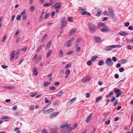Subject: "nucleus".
<instances>
[{
	"label": "nucleus",
	"mask_w": 133,
	"mask_h": 133,
	"mask_svg": "<svg viewBox=\"0 0 133 133\" xmlns=\"http://www.w3.org/2000/svg\"><path fill=\"white\" fill-rule=\"evenodd\" d=\"M63 54L62 50H61L59 54V56L61 57H62L63 56Z\"/></svg>",
	"instance_id": "27"
},
{
	"label": "nucleus",
	"mask_w": 133,
	"mask_h": 133,
	"mask_svg": "<svg viewBox=\"0 0 133 133\" xmlns=\"http://www.w3.org/2000/svg\"><path fill=\"white\" fill-rule=\"evenodd\" d=\"M122 93V92L121 91L120 89H117V98L121 95Z\"/></svg>",
	"instance_id": "14"
},
{
	"label": "nucleus",
	"mask_w": 133,
	"mask_h": 133,
	"mask_svg": "<svg viewBox=\"0 0 133 133\" xmlns=\"http://www.w3.org/2000/svg\"><path fill=\"white\" fill-rule=\"evenodd\" d=\"M116 47V45H112L110 46H107L106 47L105 49L107 50H109L113 48Z\"/></svg>",
	"instance_id": "7"
},
{
	"label": "nucleus",
	"mask_w": 133,
	"mask_h": 133,
	"mask_svg": "<svg viewBox=\"0 0 133 133\" xmlns=\"http://www.w3.org/2000/svg\"><path fill=\"white\" fill-rule=\"evenodd\" d=\"M51 43V41H49L48 43H47L46 45V47L48 48H49L50 46Z\"/></svg>",
	"instance_id": "35"
},
{
	"label": "nucleus",
	"mask_w": 133,
	"mask_h": 133,
	"mask_svg": "<svg viewBox=\"0 0 133 133\" xmlns=\"http://www.w3.org/2000/svg\"><path fill=\"white\" fill-rule=\"evenodd\" d=\"M110 123V121L109 120H108L105 122V123L106 124H109Z\"/></svg>",
	"instance_id": "60"
},
{
	"label": "nucleus",
	"mask_w": 133,
	"mask_h": 133,
	"mask_svg": "<svg viewBox=\"0 0 133 133\" xmlns=\"http://www.w3.org/2000/svg\"><path fill=\"white\" fill-rule=\"evenodd\" d=\"M66 46L68 47H69L70 46L71 44V43L69 41H68L66 43Z\"/></svg>",
	"instance_id": "33"
},
{
	"label": "nucleus",
	"mask_w": 133,
	"mask_h": 133,
	"mask_svg": "<svg viewBox=\"0 0 133 133\" xmlns=\"http://www.w3.org/2000/svg\"><path fill=\"white\" fill-rule=\"evenodd\" d=\"M30 94H31L30 95V96L32 97H34L35 95H36L37 94V93H36V92H35V94H33V93H30Z\"/></svg>",
	"instance_id": "47"
},
{
	"label": "nucleus",
	"mask_w": 133,
	"mask_h": 133,
	"mask_svg": "<svg viewBox=\"0 0 133 133\" xmlns=\"http://www.w3.org/2000/svg\"><path fill=\"white\" fill-rule=\"evenodd\" d=\"M92 64V62L91 61L89 60L87 62V64L89 66H90Z\"/></svg>",
	"instance_id": "38"
},
{
	"label": "nucleus",
	"mask_w": 133,
	"mask_h": 133,
	"mask_svg": "<svg viewBox=\"0 0 133 133\" xmlns=\"http://www.w3.org/2000/svg\"><path fill=\"white\" fill-rule=\"evenodd\" d=\"M76 98H73L72 99H71L70 100V103L72 104V103H73L76 101Z\"/></svg>",
	"instance_id": "30"
},
{
	"label": "nucleus",
	"mask_w": 133,
	"mask_h": 133,
	"mask_svg": "<svg viewBox=\"0 0 133 133\" xmlns=\"http://www.w3.org/2000/svg\"><path fill=\"white\" fill-rule=\"evenodd\" d=\"M95 38L96 42H100L101 38L100 37H96Z\"/></svg>",
	"instance_id": "26"
},
{
	"label": "nucleus",
	"mask_w": 133,
	"mask_h": 133,
	"mask_svg": "<svg viewBox=\"0 0 133 133\" xmlns=\"http://www.w3.org/2000/svg\"><path fill=\"white\" fill-rule=\"evenodd\" d=\"M77 126V124L76 123H74L73 124L72 127H71L73 128V129L75 128Z\"/></svg>",
	"instance_id": "32"
},
{
	"label": "nucleus",
	"mask_w": 133,
	"mask_h": 133,
	"mask_svg": "<svg viewBox=\"0 0 133 133\" xmlns=\"http://www.w3.org/2000/svg\"><path fill=\"white\" fill-rule=\"evenodd\" d=\"M50 15V14L49 13H47L46 14H45L44 18H46L48 17Z\"/></svg>",
	"instance_id": "39"
},
{
	"label": "nucleus",
	"mask_w": 133,
	"mask_h": 133,
	"mask_svg": "<svg viewBox=\"0 0 133 133\" xmlns=\"http://www.w3.org/2000/svg\"><path fill=\"white\" fill-rule=\"evenodd\" d=\"M90 79V78L88 76H86L84 77L82 79V82L83 83H85L87 82Z\"/></svg>",
	"instance_id": "4"
},
{
	"label": "nucleus",
	"mask_w": 133,
	"mask_h": 133,
	"mask_svg": "<svg viewBox=\"0 0 133 133\" xmlns=\"http://www.w3.org/2000/svg\"><path fill=\"white\" fill-rule=\"evenodd\" d=\"M105 63L109 66H112L113 64L111 58H109L107 59L105 62Z\"/></svg>",
	"instance_id": "2"
},
{
	"label": "nucleus",
	"mask_w": 133,
	"mask_h": 133,
	"mask_svg": "<svg viewBox=\"0 0 133 133\" xmlns=\"http://www.w3.org/2000/svg\"><path fill=\"white\" fill-rule=\"evenodd\" d=\"M89 30L92 33H94L96 31V26L92 23H89L88 24Z\"/></svg>",
	"instance_id": "1"
},
{
	"label": "nucleus",
	"mask_w": 133,
	"mask_h": 133,
	"mask_svg": "<svg viewBox=\"0 0 133 133\" xmlns=\"http://www.w3.org/2000/svg\"><path fill=\"white\" fill-rule=\"evenodd\" d=\"M119 34L121 35L122 36H125L127 35L128 34V33L126 32L125 31H121L119 32Z\"/></svg>",
	"instance_id": "15"
},
{
	"label": "nucleus",
	"mask_w": 133,
	"mask_h": 133,
	"mask_svg": "<svg viewBox=\"0 0 133 133\" xmlns=\"http://www.w3.org/2000/svg\"><path fill=\"white\" fill-rule=\"evenodd\" d=\"M61 3H56L54 5V6H55L54 9H59L61 6Z\"/></svg>",
	"instance_id": "9"
},
{
	"label": "nucleus",
	"mask_w": 133,
	"mask_h": 133,
	"mask_svg": "<svg viewBox=\"0 0 133 133\" xmlns=\"http://www.w3.org/2000/svg\"><path fill=\"white\" fill-rule=\"evenodd\" d=\"M5 88H6L10 89H12L13 87L11 86H6L5 87Z\"/></svg>",
	"instance_id": "48"
},
{
	"label": "nucleus",
	"mask_w": 133,
	"mask_h": 133,
	"mask_svg": "<svg viewBox=\"0 0 133 133\" xmlns=\"http://www.w3.org/2000/svg\"><path fill=\"white\" fill-rule=\"evenodd\" d=\"M26 10L24 9L23 10V11L21 12L20 15L22 16V15H24L25 13Z\"/></svg>",
	"instance_id": "37"
},
{
	"label": "nucleus",
	"mask_w": 133,
	"mask_h": 133,
	"mask_svg": "<svg viewBox=\"0 0 133 133\" xmlns=\"http://www.w3.org/2000/svg\"><path fill=\"white\" fill-rule=\"evenodd\" d=\"M102 98V97L101 96L98 97L96 99L95 101V103H96L98 101H100Z\"/></svg>",
	"instance_id": "28"
},
{
	"label": "nucleus",
	"mask_w": 133,
	"mask_h": 133,
	"mask_svg": "<svg viewBox=\"0 0 133 133\" xmlns=\"http://www.w3.org/2000/svg\"><path fill=\"white\" fill-rule=\"evenodd\" d=\"M27 49V48L26 47H24L22 49H21L20 50V51L23 52V51H25Z\"/></svg>",
	"instance_id": "42"
},
{
	"label": "nucleus",
	"mask_w": 133,
	"mask_h": 133,
	"mask_svg": "<svg viewBox=\"0 0 133 133\" xmlns=\"http://www.w3.org/2000/svg\"><path fill=\"white\" fill-rule=\"evenodd\" d=\"M68 126V125L67 123H62L60 125L59 127L61 128H67Z\"/></svg>",
	"instance_id": "10"
},
{
	"label": "nucleus",
	"mask_w": 133,
	"mask_h": 133,
	"mask_svg": "<svg viewBox=\"0 0 133 133\" xmlns=\"http://www.w3.org/2000/svg\"><path fill=\"white\" fill-rule=\"evenodd\" d=\"M73 129V128L72 127H69L67 129L66 131L68 133H69Z\"/></svg>",
	"instance_id": "24"
},
{
	"label": "nucleus",
	"mask_w": 133,
	"mask_h": 133,
	"mask_svg": "<svg viewBox=\"0 0 133 133\" xmlns=\"http://www.w3.org/2000/svg\"><path fill=\"white\" fill-rule=\"evenodd\" d=\"M10 119V117L7 116H4L1 117L0 118L1 119Z\"/></svg>",
	"instance_id": "19"
},
{
	"label": "nucleus",
	"mask_w": 133,
	"mask_h": 133,
	"mask_svg": "<svg viewBox=\"0 0 133 133\" xmlns=\"http://www.w3.org/2000/svg\"><path fill=\"white\" fill-rule=\"evenodd\" d=\"M108 12L109 13L110 15L112 16V18L114 17V15L112 8L111 7H109L108 8Z\"/></svg>",
	"instance_id": "5"
},
{
	"label": "nucleus",
	"mask_w": 133,
	"mask_h": 133,
	"mask_svg": "<svg viewBox=\"0 0 133 133\" xmlns=\"http://www.w3.org/2000/svg\"><path fill=\"white\" fill-rule=\"evenodd\" d=\"M42 133H48L46 131V129H44L42 130Z\"/></svg>",
	"instance_id": "59"
},
{
	"label": "nucleus",
	"mask_w": 133,
	"mask_h": 133,
	"mask_svg": "<svg viewBox=\"0 0 133 133\" xmlns=\"http://www.w3.org/2000/svg\"><path fill=\"white\" fill-rule=\"evenodd\" d=\"M98 11L97 13L96 14V16H99L101 14V12L100 11H99V10H98Z\"/></svg>",
	"instance_id": "53"
},
{
	"label": "nucleus",
	"mask_w": 133,
	"mask_h": 133,
	"mask_svg": "<svg viewBox=\"0 0 133 133\" xmlns=\"http://www.w3.org/2000/svg\"><path fill=\"white\" fill-rule=\"evenodd\" d=\"M42 46V45H40V46L37 49V51H39L41 49Z\"/></svg>",
	"instance_id": "54"
},
{
	"label": "nucleus",
	"mask_w": 133,
	"mask_h": 133,
	"mask_svg": "<svg viewBox=\"0 0 133 133\" xmlns=\"http://www.w3.org/2000/svg\"><path fill=\"white\" fill-rule=\"evenodd\" d=\"M121 64H124L127 62V60L125 59H122L121 60Z\"/></svg>",
	"instance_id": "25"
},
{
	"label": "nucleus",
	"mask_w": 133,
	"mask_h": 133,
	"mask_svg": "<svg viewBox=\"0 0 133 133\" xmlns=\"http://www.w3.org/2000/svg\"><path fill=\"white\" fill-rule=\"evenodd\" d=\"M98 25L99 26H102L104 27H105V24L104 23L102 22H99L98 23Z\"/></svg>",
	"instance_id": "31"
},
{
	"label": "nucleus",
	"mask_w": 133,
	"mask_h": 133,
	"mask_svg": "<svg viewBox=\"0 0 133 133\" xmlns=\"http://www.w3.org/2000/svg\"><path fill=\"white\" fill-rule=\"evenodd\" d=\"M68 20L70 22H72V18L70 17H69L68 18Z\"/></svg>",
	"instance_id": "49"
},
{
	"label": "nucleus",
	"mask_w": 133,
	"mask_h": 133,
	"mask_svg": "<svg viewBox=\"0 0 133 133\" xmlns=\"http://www.w3.org/2000/svg\"><path fill=\"white\" fill-rule=\"evenodd\" d=\"M54 111V110L53 109L51 108L43 111V113L48 114L51 112H53Z\"/></svg>",
	"instance_id": "3"
},
{
	"label": "nucleus",
	"mask_w": 133,
	"mask_h": 133,
	"mask_svg": "<svg viewBox=\"0 0 133 133\" xmlns=\"http://www.w3.org/2000/svg\"><path fill=\"white\" fill-rule=\"evenodd\" d=\"M41 59H36V61H35V63L36 64H37V63L41 61Z\"/></svg>",
	"instance_id": "51"
},
{
	"label": "nucleus",
	"mask_w": 133,
	"mask_h": 133,
	"mask_svg": "<svg viewBox=\"0 0 133 133\" xmlns=\"http://www.w3.org/2000/svg\"><path fill=\"white\" fill-rule=\"evenodd\" d=\"M71 65V64L69 63L67 64L65 66V68L66 69H68Z\"/></svg>",
	"instance_id": "40"
},
{
	"label": "nucleus",
	"mask_w": 133,
	"mask_h": 133,
	"mask_svg": "<svg viewBox=\"0 0 133 133\" xmlns=\"http://www.w3.org/2000/svg\"><path fill=\"white\" fill-rule=\"evenodd\" d=\"M128 29L130 30H132L133 28L132 26H130L128 27Z\"/></svg>",
	"instance_id": "61"
},
{
	"label": "nucleus",
	"mask_w": 133,
	"mask_h": 133,
	"mask_svg": "<svg viewBox=\"0 0 133 133\" xmlns=\"http://www.w3.org/2000/svg\"><path fill=\"white\" fill-rule=\"evenodd\" d=\"M82 40V38H79L77 39L76 41L77 43H78L80 42Z\"/></svg>",
	"instance_id": "50"
},
{
	"label": "nucleus",
	"mask_w": 133,
	"mask_h": 133,
	"mask_svg": "<svg viewBox=\"0 0 133 133\" xmlns=\"http://www.w3.org/2000/svg\"><path fill=\"white\" fill-rule=\"evenodd\" d=\"M97 57H95V56H93L91 58V61H94L96 59Z\"/></svg>",
	"instance_id": "36"
},
{
	"label": "nucleus",
	"mask_w": 133,
	"mask_h": 133,
	"mask_svg": "<svg viewBox=\"0 0 133 133\" xmlns=\"http://www.w3.org/2000/svg\"><path fill=\"white\" fill-rule=\"evenodd\" d=\"M47 35L46 34H45L44 35L43 37L42 38L41 41V42H43L45 40V38H46L47 37Z\"/></svg>",
	"instance_id": "22"
},
{
	"label": "nucleus",
	"mask_w": 133,
	"mask_h": 133,
	"mask_svg": "<svg viewBox=\"0 0 133 133\" xmlns=\"http://www.w3.org/2000/svg\"><path fill=\"white\" fill-rule=\"evenodd\" d=\"M105 27L101 29V31L103 32H108L110 30V29L107 27H105Z\"/></svg>",
	"instance_id": "8"
},
{
	"label": "nucleus",
	"mask_w": 133,
	"mask_h": 133,
	"mask_svg": "<svg viewBox=\"0 0 133 133\" xmlns=\"http://www.w3.org/2000/svg\"><path fill=\"white\" fill-rule=\"evenodd\" d=\"M6 35H4L3 37V38L2 40V42H4L5 41V39H6Z\"/></svg>",
	"instance_id": "45"
},
{
	"label": "nucleus",
	"mask_w": 133,
	"mask_h": 133,
	"mask_svg": "<svg viewBox=\"0 0 133 133\" xmlns=\"http://www.w3.org/2000/svg\"><path fill=\"white\" fill-rule=\"evenodd\" d=\"M63 94L62 91H61L58 94H56V96L59 97L62 96L63 95Z\"/></svg>",
	"instance_id": "20"
},
{
	"label": "nucleus",
	"mask_w": 133,
	"mask_h": 133,
	"mask_svg": "<svg viewBox=\"0 0 133 133\" xmlns=\"http://www.w3.org/2000/svg\"><path fill=\"white\" fill-rule=\"evenodd\" d=\"M33 74L35 76H37L38 74V71L35 68H34L33 69Z\"/></svg>",
	"instance_id": "17"
},
{
	"label": "nucleus",
	"mask_w": 133,
	"mask_h": 133,
	"mask_svg": "<svg viewBox=\"0 0 133 133\" xmlns=\"http://www.w3.org/2000/svg\"><path fill=\"white\" fill-rule=\"evenodd\" d=\"M53 3L52 1H50V2L49 3H45L43 4L44 7H49Z\"/></svg>",
	"instance_id": "12"
},
{
	"label": "nucleus",
	"mask_w": 133,
	"mask_h": 133,
	"mask_svg": "<svg viewBox=\"0 0 133 133\" xmlns=\"http://www.w3.org/2000/svg\"><path fill=\"white\" fill-rule=\"evenodd\" d=\"M104 64V62L102 59H101L99 61H98V65L99 66H101L103 64Z\"/></svg>",
	"instance_id": "21"
},
{
	"label": "nucleus",
	"mask_w": 133,
	"mask_h": 133,
	"mask_svg": "<svg viewBox=\"0 0 133 133\" xmlns=\"http://www.w3.org/2000/svg\"><path fill=\"white\" fill-rule=\"evenodd\" d=\"M50 84V83L49 82H44V83L43 85L44 87H46L47 86L49 85Z\"/></svg>",
	"instance_id": "29"
},
{
	"label": "nucleus",
	"mask_w": 133,
	"mask_h": 133,
	"mask_svg": "<svg viewBox=\"0 0 133 133\" xmlns=\"http://www.w3.org/2000/svg\"><path fill=\"white\" fill-rule=\"evenodd\" d=\"M52 53V51L51 50H49L47 53L46 58H48Z\"/></svg>",
	"instance_id": "16"
},
{
	"label": "nucleus",
	"mask_w": 133,
	"mask_h": 133,
	"mask_svg": "<svg viewBox=\"0 0 133 133\" xmlns=\"http://www.w3.org/2000/svg\"><path fill=\"white\" fill-rule=\"evenodd\" d=\"M124 69L123 68H119V70L120 72H122L124 70Z\"/></svg>",
	"instance_id": "44"
},
{
	"label": "nucleus",
	"mask_w": 133,
	"mask_h": 133,
	"mask_svg": "<svg viewBox=\"0 0 133 133\" xmlns=\"http://www.w3.org/2000/svg\"><path fill=\"white\" fill-rule=\"evenodd\" d=\"M62 26L61 28V29H62L63 28L65 27L67 23V21H65L63 22L62 23Z\"/></svg>",
	"instance_id": "13"
},
{
	"label": "nucleus",
	"mask_w": 133,
	"mask_h": 133,
	"mask_svg": "<svg viewBox=\"0 0 133 133\" xmlns=\"http://www.w3.org/2000/svg\"><path fill=\"white\" fill-rule=\"evenodd\" d=\"M108 19V18L107 17H104L102 18V19L103 21H105Z\"/></svg>",
	"instance_id": "57"
},
{
	"label": "nucleus",
	"mask_w": 133,
	"mask_h": 133,
	"mask_svg": "<svg viewBox=\"0 0 133 133\" xmlns=\"http://www.w3.org/2000/svg\"><path fill=\"white\" fill-rule=\"evenodd\" d=\"M129 22H127L124 24V25L125 26L128 27L129 25Z\"/></svg>",
	"instance_id": "43"
},
{
	"label": "nucleus",
	"mask_w": 133,
	"mask_h": 133,
	"mask_svg": "<svg viewBox=\"0 0 133 133\" xmlns=\"http://www.w3.org/2000/svg\"><path fill=\"white\" fill-rule=\"evenodd\" d=\"M26 17L27 16L26 15H24L22 18L23 20H25Z\"/></svg>",
	"instance_id": "62"
},
{
	"label": "nucleus",
	"mask_w": 133,
	"mask_h": 133,
	"mask_svg": "<svg viewBox=\"0 0 133 133\" xmlns=\"http://www.w3.org/2000/svg\"><path fill=\"white\" fill-rule=\"evenodd\" d=\"M55 12L54 11L51 14V16L52 17H53L55 14Z\"/></svg>",
	"instance_id": "56"
},
{
	"label": "nucleus",
	"mask_w": 133,
	"mask_h": 133,
	"mask_svg": "<svg viewBox=\"0 0 133 133\" xmlns=\"http://www.w3.org/2000/svg\"><path fill=\"white\" fill-rule=\"evenodd\" d=\"M70 72V70L69 69H67L65 72V74L66 75H68L69 74Z\"/></svg>",
	"instance_id": "41"
},
{
	"label": "nucleus",
	"mask_w": 133,
	"mask_h": 133,
	"mask_svg": "<svg viewBox=\"0 0 133 133\" xmlns=\"http://www.w3.org/2000/svg\"><path fill=\"white\" fill-rule=\"evenodd\" d=\"M114 93L113 92H111L109 94H108L106 96V98H109L111 97L113 95Z\"/></svg>",
	"instance_id": "23"
},
{
	"label": "nucleus",
	"mask_w": 133,
	"mask_h": 133,
	"mask_svg": "<svg viewBox=\"0 0 133 133\" xmlns=\"http://www.w3.org/2000/svg\"><path fill=\"white\" fill-rule=\"evenodd\" d=\"M92 116V114H91L89 116L87 117L85 120V122L86 123H88L91 119Z\"/></svg>",
	"instance_id": "11"
},
{
	"label": "nucleus",
	"mask_w": 133,
	"mask_h": 133,
	"mask_svg": "<svg viewBox=\"0 0 133 133\" xmlns=\"http://www.w3.org/2000/svg\"><path fill=\"white\" fill-rule=\"evenodd\" d=\"M104 15H106V16H108L109 14L108 13L107 11H105L104 12Z\"/></svg>",
	"instance_id": "64"
},
{
	"label": "nucleus",
	"mask_w": 133,
	"mask_h": 133,
	"mask_svg": "<svg viewBox=\"0 0 133 133\" xmlns=\"http://www.w3.org/2000/svg\"><path fill=\"white\" fill-rule=\"evenodd\" d=\"M65 18L64 17H62L61 19V23L63 22L64 21Z\"/></svg>",
	"instance_id": "58"
},
{
	"label": "nucleus",
	"mask_w": 133,
	"mask_h": 133,
	"mask_svg": "<svg viewBox=\"0 0 133 133\" xmlns=\"http://www.w3.org/2000/svg\"><path fill=\"white\" fill-rule=\"evenodd\" d=\"M30 10L31 11H32L34 10V7L33 6H31L30 8Z\"/></svg>",
	"instance_id": "46"
},
{
	"label": "nucleus",
	"mask_w": 133,
	"mask_h": 133,
	"mask_svg": "<svg viewBox=\"0 0 133 133\" xmlns=\"http://www.w3.org/2000/svg\"><path fill=\"white\" fill-rule=\"evenodd\" d=\"M77 29L76 28H73L72 29L70 32V34L71 35L74 34L76 32Z\"/></svg>",
	"instance_id": "18"
},
{
	"label": "nucleus",
	"mask_w": 133,
	"mask_h": 133,
	"mask_svg": "<svg viewBox=\"0 0 133 133\" xmlns=\"http://www.w3.org/2000/svg\"><path fill=\"white\" fill-rule=\"evenodd\" d=\"M112 59L114 62H115L116 61V58L115 57H113L112 58Z\"/></svg>",
	"instance_id": "55"
},
{
	"label": "nucleus",
	"mask_w": 133,
	"mask_h": 133,
	"mask_svg": "<svg viewBox=\"0 0 133 133\" xmlns=\"http://www.w3.org/2000/svg\"><path fill=\"white\" fill-rule=\"evenodd\" d=\"M54 84L55 86H57L59 84V83L58 82H54Z\"/></svg>",
	"instance_id": "63"
},
{
	"label": "nucleus",
	"mask_w": 133,
	"mask_h": 133,
	"mask_svg": "<svg viewBox=\"0 0 133 133\" xmlns=\"http://www.w3.org/2000/svg\"><path fill=\"white\" fill-rule=\"evenodd\" d=\"M58 114V112H54L50 115V119H52L54 117H55Z\"/></svg>",
	"instance_id": "6"
},
{
	"label": "nucleus",
	"mask_w": 133,
	"mask_h": 133,
	"mask_svg": "<svg viewBox=\"0 0 133 133\" xmlns=\"http://www.w3.org/2000/svg\"><path fill=\"white\" fill-rule=\"evenodd\" d=\"M21 17V16L20 15H18L16 17V20L18 21H20Z\"/></svg>",
	"instance_id": "34"
},
{
	"label": "nucleus",
	"mask_w": 133,
	"mask_h": 133,
	"mask_svg": "<svg viewBox=\"0 0 133 133\" xmlns=\"http://www.w3.org/2000/svg\"><path fill=\"white\" fill-rule=\"evenodd\" d=\"M49 89L51 90H54L55 89V88L54 87H50Z\"/></svg>",
	"instance_id": "52"
}]
</instances>
